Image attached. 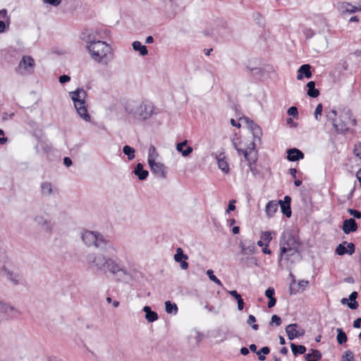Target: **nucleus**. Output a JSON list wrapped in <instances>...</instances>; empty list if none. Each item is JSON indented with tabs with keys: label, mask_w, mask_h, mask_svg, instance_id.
<instances>
[{
	"label": "nucleus",
	"mask_w": 361,
	"mask_h": 361,
	"mask_svg": "<svg viewBox=\"0 0 361 361\" xmlns=\"http://www.w3.org/2000/svg\"><path fill=\"white\" fill-rule=\"evenodd\" d=\"M86 259L91 267L104 274L110 273L112 275H116L121 273L123 276L130 275L124 267L103 254L90 253L87 255Z\"/></svg>",
	"instance_id": "obj_1"
},
{
	"label": "nucleus",
	"mask_w": 361,
	"mask_h": 361,
	"mask_svg": "<svg viewBox=\"0 0 361 361\" xmlns=\"http://www.w3.org/2000/svg\"><path fill=\"white\" fill-rule=\"evenodd\" d=\"M85 42L86 48L95 62L106 66L113 59L111 46L106 42L97 40L91 34L87 37Z\"/></svg>",
	"instance_id": "obj_2"
},
{
	"label": "nucleus",
	"mask_w": 361,
	"mask_h": 361,
	"mask_svg": "<svg viewBox=\"0 0 361 361\" xmlns=\"http://www.w3.org/2000/svg\"><path fill=\"white\" fill-rule=\"evenodd\" d=\"M82 240L85 244L89 247L94 246L109 253H114L116 252L114 244L98 232L86 231L82 235Z\"/></svg>",
	"instance_id": "obj_3"
},
{
	"label": "nucleus",
	"mask_w": 361,
	"mask_h": 361,
	"mask_svg": "<svg viewBox=\"0 0 361 361\" xmlns=\"http://www.w3.org/2000/svg\"><path fill=\"white\" fill-rule=\"evenodd\" d=\"M233 145L237 150L239 154H243L245 159L248 162L250 170L253 175H256L258 171L255 165L257 161V152L255 150V144L254 141H250L246 147L243 145V142H236L233 140Z\"/></svg>",
	"instance_id": "obj_4"
},
{
	"label": "nucleus",
	"mask_w": 361,
	"mask_h": 361,
	"mask_svg": "<svg viewBox=\"0 0 361 361\" xmlns=\"http://www.w3.org/2000/svg\"><path fill=\"white\" fill-rule=\"evenodd\" d=\"M69 96L73 102L74 106L78 114L85 121H90L91 117L87 113L85 106L87 92L83 89L78 88L76 90L70 92Z\"/></svg>",
	"instance_id": "obj_5"
},
{
	"label": "nucleus",
	"mask_w": 361,
	"mask_h": 361,
	"mask_svg": "<svg viewBox=\"0 0 361 361\" xmlns=\"http://www.w3.org/2000/svg\"><path fill=\"white\" fill-rule=\"evenodd\" d=\"M357 124L356 119L353 112L349 110H343L339 115L337 121L334 123V128L338 133H345L349 130V126H355Z\"/></svg>",
	"instance_id": "obj_6"
},
{
	"label": "nucleus",
	"mask_w": 361,
	"mask_h": 361,
	"mask_svg": "<svg viewBox=\"0 0 361 361\" xmlns=\"http://www.w3.org/2000/svg\"><path fill=\"white\" fill-rule=\"evenodd\" d=\"M300 244L298 237L293 235L289 231L283 233L280 240V251H281V256H284L286 252H293L299 250Z\"/></svg>",
	"instance_id": "obj_7"
},
{
	"label": "nucleus",
	"mask_w": 361,
	"mask_h": 361,
	"mask_svg": "<svg viewBox=\"0 0 361 361\" xmlns=\"http://www.w3.org/2000/svg\"><path fill=\"white\" fill-rule=\"evenodd\" d=\"M154 106L149 102L140 103L133 111L135 118L138 120H146L153 114Z\"/></svg>",
	"instance_id": "obj_8"
},
{
	"label": "nucleus",
	"mask_w": 361,
	"mask_h": 361,
	"mask_svg": "<svg viewBox=\"0 0 361 361\" xmlns=\"http://www.w3.org/2000/svg\"><path fill=\"white\" fill-rule=\"evenodd\" d=\"M35 61L30 56H23L19 62L17 72L20 75L30 74L35 68Z\"/></svg>",
	"instance_id": "obj_9"
},
{
	"label": "nucleus",
	"mask_w": 361,
	"mask_h": 361,
	"mask_svg": "<svg viewBox=\"0 0 361 361\" xmlns=\"http://www.w3.org/2000/svg\"><path fill=\"white\" fill-rule=\"evenodd\" d=\"M0 313L4 314L11 319H16L22 314L16 307L4 302L0 299Z\"/></svg>",
	"instance_id": "obj_10"
},
{
	"label": "nucleus",
	"mask_w": 361,
	"mask_h": 361,
	"mask_svg": "<svg viewBox=\"0 0 361 361\" xmlns=\"http://www.w3.org/2000/svg\"><path fill=\"white\" fill-rule=\"evenodd\" d=\"M0 273L6 276L14 284H18L20 281V275L8 264H4L2 267H0Z\"/></svg>",
	"instance_id": "obj_11"
},
{
	"label": "nucleus",
	"mask_w": 361,
	"mask_h": 361,
	"mask_svg": "<svg viewBox=\"0 0 361 361\" xmlns=\"http://www.w3.org/2000/svg\"><path fill=\"white\" fill-rule=\"evenodd\" d=\"M151 171L157 177L165 178L166 176V168L165 165L159 161H154L148 163Z\"/></svg>",
	"instance_id": "obj_12"
},
{
	"label": "nucleus",
	"mask_w": 361,
	"mask_h": 361,
	"mask_svg": "<svg viewBox=\"0 0 361 361\" xmlns=\"http://www.w3.org/2000/svg\"><path fill=\"white\" fill-rule=\"evenodd\" d=\"M239 247L241 249V253L244 255H253L257 251L255 242L249 239L241 240Z\"/></svg>",
	"instance_id": "obj_13"
},
{
	"label": "nucleus",
	"mask_w": 361,
	"mask_h": 361,
	"mask_svg": "<svg viewBox=\"0 0 361 361\" xmlns=\"http://www.w3.org/2000/svg\"><path fill=\"white\" fill-rule=\"evenodd\" d=\"M338 10L342 14H351L360 11L361 8L348 2H341L338 4Z\"/></svg>",
	"instance_id": "obj_14"
},
{
	"label": "nucleus",
	"mask_w": 361,
	"mask_h": 361,
	"mask_svg": "<svg viewBox=\"0 0 361 361\" xmlns=\"http://www.w3.org/2000/svg\"><path fill=\"white\" fill-rule=\"evenodd\" d=\"M308 284L309 281L307 280H300L298 283H296L295 280L293 279L289 288L290 293L291 295H295L300 291H303Z\"/></svg>",
	"instance_id": "obj_15"
},
{
	"label": "nucleus",
	"mask_w": 361,
	"mask_h": 361,
	"mask_svg": "<svg viewBox=\"0 0 361 361\" xmlns=\"http://www.w3.org/2000/svg\"><path fill=\"white\" fill-rule=\"evenodd\" d=\"M298 325L297 324H290L286 326V332L289 340H293L304 334V331L298 330Z\"/></svg>",
	"instance_id": "obj_16"
},
{
	"label": "nucleus",
	"mask_w": 361,
	"mask_h": 361,
	"mask_svg": "<svg viewBox=\"0 0 361 361\" xmlns=\"http://www.w3.org/2000/svg\"><path fill=\"white\" fill-rule=\"evenodd\" d=\"M56 192L57 189L50 182H42L40 184V192L44 197L51 196Z\"/></svg>",
	"instance_id": "obj_17"
},
{
	"label": "nucleus",
	"mask_w": 361,
	"mask_h": 361,
	"mask_svg": "<svg viewBox=\"0 0 361 361\" xmlns=\"http://www.w3.org/2000/svg\"><path fill=\"white\" fill-rule=\"evenodd\" d=\"M34 221L39 226H41L44 231L51 232L53 226L50 221L45 219L42 215H37L33 219Z\"/></svg>",
	"instance_id": "obj_18"
},
{
	"label": "nucleus",
	"mask_w": 361,
	"mask_h": 361,
	"mask_svg": "<svg viewBox=\"0 0 361 361\" xmlns=\"http://www.w3.org/2000/svg\"><path fill=\"white\" fill-rule=\"evenodd\" d=\"M342 229L345 234H348L357 231V224L354 219H348L343 221Z\"/></svg>",
	"instance_id": "obj_19"
},
{
	"label": "nucleus",
	"mask_w": 361,
	"mask_h": 361,
	"mask_svg": "<svg viewBox=\"0 0 361 361\" xmlns=\"http://www.w3.org/2000/svg\"><path fill=\"white\" fill-rule=\"evenodd\" d=\"M357 295L356 291H353L350 295L349 299L343 298L341 302L343 305L348 304V307L351 310H356L358 307V302L356 301Z\"/></svg>",
	"instance_id": "obj_20"
},
{
	"label": "nucleus",
	"mask_w": 361,
	"mask_h": 361,
	"mask_svg": "<svg viewBox=\"0 0 361 361\" xmlns=\"http://www.w3.org/2000/svg\"><path fill=\"white\" fill-rule=\"evenodd\" d=\"M188 141L185 140L183 142H178L176 145V150L181 153L182 156L188 157L193 151L192 147L187 146Z\"/></svg>",
	"instance_id": "obj_21"
},
{
	"label": "nucleus",
	"mask_w": 361,
	"mask_h": 361,
	"mask_svg": "<svg viewBox=\"0 0 361 361\" xmlns=\"http://www.w3.org/2000/svg\"><path fill=\"white\" fill-rule=\"evenodd\" d=\"M219 168L225 173L229 172V166L226 160V155L224 153H220L216 157Z\"/></svg>",
	"instance_id": "obj_22"
},
{
	"label": "nucleus",
	"mask_w": 361,
	"mask_h": 361,
	"mask_svg": "<svg viewBox=\"0 0 361 361\" xmlns=\"http://www.w3.org/2000/svg\"><path fill=\"white\" fill-rule=\"evenodd\" d=\"M287 159L290 161H295L304 158V154L296 148L289 149L287 151Z\"/></svg>",
	"instance_id": "obj_23"
},
{
	"label": "nucleus",
	"mask_w": 361,
	"mask_h": 361,
	"mask_svg": "<svg viewBox=\"0 0 361 361\" xmlns=\"http://www.w3.org/2000/svg\"><path fill=\"white\" fill-rule=\"evenodd\" d=\"M310 68L311 66L309 64H304L301 66L298 70V75H297V79L302 80L303 78V74L305 78H310L312 77Z\"/></svg>",
	"instance_id": "obj_24"
},
{
	"label": "nucleus",
	"mask_w": 361,
	"mask_h": 361,
	"mask_svg": "<svg viewBox=\"0 0 361 361\" xmlns=\"http://www.w3.org/2000/svg\"><path fill=\"white\" fill-rule=\"evenodd\" d=\"M279 202L274 200L269 201L265 207V212L269 218L272 217L278 210Z\"/></svg>",
	"instance_id": "obj_25"
},
{
	"label": "nucleus",
	"mask_w": 361,
	"mask_h": 361,
	"mask_svg": "<svg viewBox=\"0 0 361 361\" xmlns=\"http://www.w3.org/2000/svg\"><path fill=\"white\" fill-rule=\"evenodd\" d=\"M134 173L137 176V178L141 180H143L147 178V177L148 176V171L147 170H144L143 169V166L142 164L140 163H138L135 169H134Z\"/></svg>",
	"instance_id": "obj_26"
},
{
	"label": "nucleus",
	"mask_w": 361,
	"mask_h": 361,
	"mask_svg": "<svg viewBox=\"0 0 361 361\" xmlns=\"http://www.w3.org/2000/svg\"><path fill=\"white\" fill-rule=\"evenodd\" d=\"M143 311L145 312V319L149 322H153L158 319L157 313L152 311L149 306H145L143 307Z\"/></svg>",
	"instance_id": "obj_27"
},
{
	"label": "nucleus",
	"mask_w": 361,
	"mask_h": 361,
	"mask_svg": "<svg viewBox=\"0 0 361 361\" xmlns=\"http://www.w3.org/2000/svg\"><path fill=\"white\" fill-rule=\"evenodd\" d=\"M307 95L312 98H316L319 94V91L315 88V82L314 81H310L307 84Z\"/></svg>",
	"instance_id": "obj_28"
},
{
	"label": "nucleus",
	"mask_w": 361,
	"mask_h": 361,
	"mask_svg": "<svg viewBox=\"0 0 361 361\" xmlns=\"http://www.w3.org/2000/svg\"><path fill=\"white\" fill-rule=\"evenodd\" d=\"M158 157V152L157 151L155 147L151 145L148 149L147 162L149 163L154 161H157Z\"/></svg>",
	"instance_id": "obj_29"
},
{
	"label": "nucleus",
	"mask_w": 361,
	"mask_h": 361,
	"mask_svg": "<svg viewBox=\"0 0 361 361\" xmlns=\"http://www.w3.org/2000/svg\"><path fill=\"white\" fill-rule=\"evenodd\" d=\"M133 48L135 51H137L140 52V54L141 56H146L148 54V51L147 49V47L144 45H142L139 41H135L133 42Z\"/></svg>",
	"instance_id": "obj_30"
},
{
	"label": "nucleus",
	"mask_w": 361,
	"mask_h": 361,
	"mask_svg": "<svg viewBox=\"0 0 361 361\" xmlns=\"http://www.w3.org/2000/svg\"><path fill=\"white\" fill-rule=\"evenodd\" d=\"M322 357L321 353L317 350L311 349V353L305 355V360L307 361H317Z\"/></svg>",
	"instance_id": "obj_31"
},
{
	"label": "nucleus",
	"mask_w": 361,
	"mask_h": 361,
	"mask_svg": "<svg viewBox=\"0 0 361 361\" xmlns=\"http://www.w3.org/2000/svg\"><path fill=\"white\" fill-rule=\"evenodd\" d=\"M165 310L168 314H176L178 312V306L176 303H172L168 300L165 302Z\"/></svg>",
	"instance_id": "obj_32"
},
{
	"label": "nucleus",
	"mask_w": 361,
	"mask_h": 361,
	"mask_svg": "<svg viewBox=\"0 0 361 361\" xmlns=\"http://www.w3.org/2000/svg\"><path fill=\"white\" fill-rule=\"evenodd\" d=\"M290 348L294 355H297V354L302 355L306 352L305 346L302 345H297L293 343H290Z\"/></svg>",
	"instance_id": "obj_33"
},
{
	"label": "nucleus",
	"mask_w": 361,
	"mask_h": 361,
	"mask_svg": "<svg viewBox=\"0 0 361 361\" xmlns=\"http://www.w3.org/2000/svg\"><path fill=\"white\" fill-rule=\"evenodd\" d=\"M188 259V255L183 253V250L180 247H178L176 249V253L174 255V260L177 262H180L181 261L186 260Z\"/></svg>",
	"instance_id": "obj_34"
},
{
	"label": "nucleus",
	"mask_w": 361,
	"mask_h": 361,
	"mask_svg": "<svg viewBox=\"0 0 361 361\" xmlns=\"http://www.w3.org/2000/svg\"><path fill=\"white\" fill-rule=\"evenodd\" d=\"M336 331L338 333L336 336L337 342L341 345L345 343L348 340L345 333L341 329H337Z\"/></svg>",
	"instance_id": "obj_35"
},
{
	"label": "nucleus",
	"mask_w": 361,
	"mask_h": 361,
	"mask_svg": "<svg viewBox=\"0 0 361 361\" xmlns=\"http://www.w3.org/2000/svg\"><path fill=\"white\" fill-rule=\"evenodd\" d=\"M279 204H280L281 205V212L287 217H290L291 216V209L290 204H286L281 200L279 202Z\"/></svg>",
	"instance_id": "obj_36"
},
{
	"label": "nucleus",
	"mask_w": 361,
	"mask_h": 361,
	"mask_svg": "<svg viewBox=\"0 0 361 361\" xmlns=\"http://www.w3.org/2000/svg\"><path fill=\"white\" fill-rule=\"evenodd\" d=\"M123 153L127 155L129 160L135 158V149L129 145H125L123 148Z\"/></svg>",
	"instance_id": "obj_37"
},
{
	"label": "nucleus",
	"mask_w": 361,
	"mask_h": 361,
	"mask_svg": "<svg viewBox=\"0 0 361 361\" xmlns=\"http://www.w3.org/2000/svg\"><path fill=\"white\" fill-rule=\"evenodd\" d=\"M295 255H299V250H295L293 252H286V255L283 257L281 256V251L280 252V261L282 259H284L286 261H290V260H291V257H293Z\"/></svg>",
	"instance_id": "obj_38"
},
{
	"label": "nucleus",
	"mask_w": 361,
	"mask_h": 361,
	"mask_svg": "<svg viewBox=\"0 0 361 361\" xmlns=\"http://www.w3.org/2000/svg\"><path fill=\"white\" fill-rule=\"evenodd\" d=\"M270 352V349L269 347H263L259 350L257 352V355H258V359L261 361L265 360L264 355L269 354Z\"/></svg>",
	"instance_id": "obj_39"
},
{
	"label": "nucleus",
	"mask_w": 361,
	"mask_h": 361,
	"mask_svg": "<svg viewBox=\"0 0 361 361\" xmlns=\"http://www.w3.org/2000/svg\"><path fill=\"white\" fill-rule=\"evenodd\" d=\"M207 274L209 279L214 282L216 284H217L219 286H223L222 283L221 281L214 274V271L212 269H208L207 271Z\"/></svg>",
	"instance_id": "obj_40"
},
{
	"label": "nucleus",
	"mask_w": 361,
	"mask_h": 361,
	"mask_svg": "<svg viewBox=\"0 0 361 361\" xmlns=\"http://www.w3.org/2000/svg\"><path fill=\"white\" fill-rule=\"evenodd\" d=\"M337 113L336 110L331 109L326 113V118L329 121L332 123L333 126L334 127V123H336L338 120L336 118Z\"/></svg>",
	"instance_id": "obj_41"
},
{
	"label": "nucleus",
	"mask_w": 361,
	"mask_h": 361,
	"mask_svg": "<svg viewBox=\"0 0 361 361\" xmlns=\"http://www.w3.org/2000/svg\"><path fill=\"white\" fill-rule=\"evenodd\" d=\"M346 242H343V243L339 244L336 249V253L338 255H343L347 253V248L345 247V244Z\"/></svg>",
	"instance_id": "obj_42"
},
{
	"label": "nucleus",
	"mask_w": 361,
	"mask_h": 361,
	"mask_svg": "<svg viewBox=\"0 0 361 361\" xmlns=\"http://www.w3.org/2000/svg\"><path fill=\"white\" fill-rule=\"evenodd\" d=\"M260 238L262 240H263L264 242H266L265 244L269 245V243L271 242V240H272L271 233L269 231L262 232V233L260 235Z\"/></svg>",
	"instance_id": "obj_43"
},
{
	"label": "nucleus",
	"mask_w": 361,
	"mask_h": 361,
	"mask_svg": "<svg viewBox=\"0 0 361 361\" xmlns=\"http://www.w3.org/2000/svg\"><path fill=\"white\" fill-rule=\"evenodd\" d=\"M255 322H256L255 317L254 315H252V314H250L249 317H248V319L247 321V323L249 325H252V329H254L255 331H257L259 329V326H258V324H255Z\"/></svg>",
	"instance_id": "obj_44"
},
{
	"label": "nucleus",
	"mask_w": 361,
	"mask_h": 361,
	"mask_svg": "<svg viewBox=\"0 0 361 361\" xmlns=\"http://www.w3.org/2000/svg\"><path fill=\"white\" fill-rule=\"evenodd\" d=\"M0 20L11 22L10 17L8 15V11L5 8L0 10Z\"/></svg>",
	"instance_id": "obj_45"
},
{
	"label": "nucleus",
	"mask_w": 361,
	"mask_h": 361,
	"mask_svg": "<svg viewBox=\"0 0 361 361\" xmlns=\"http://www.w3.org/2000/svg\"><path fill=\"white\" fill-rule=\"evenodd\" d=\"M354 360V355L350 350H347L345 352L344 355L342 357V361H353Z\"/></svg>",
	"instance_id": "obj_46"
},
{
	"label": "nucleus",
	"mask_w": 361,
	"mask_h": 361,
	"mask_svg": "<svg viewBox=\"0 0 361 361\" xmlns=\"http://www.w3.org/2000/svg\"><path fill=\"white\" fill-rule=\"evenodd\" d=\"M274 324L277 326L281 324V319L276 314L272 315L269 325H273Z\"/></svg>",
	"instance_id": "obj_47"
},
{
	"label": "nucleus",
	"mask_w": 361,
	"mask_h": 361,
	"mask_svg": "<svg viewBox=\"0 0 361 361\" xmlns=\"http://www.w3.org/2000/svg\"><path fill=\"white\" fill-rule=\"evenodd\" d=\"M322 109H323L322 104H319L317 106L315 111H314V118H315L316 120H317V121L319 120V117L322 115Z\"/></svg>",
	"instance_id": "obj_48"
},
{
	"label": "nucleus",
	"mask_w": 361,
	"mask_h": 361,
	"mask_svg": "<svg viewBox=\"0 0 361 361\" xmlns=\"http://www.w3.org/2000/svg\"><path fill=\"white\" fill-rule=\"evenodd\" d=\"M11 24V22H4V20H0V33L4 32L8 30Z\"/></svg>",
	"instance_id": "obj_49"
},
{
	"label": "nucleus",
	"mask_w": 361,
	"mask_h": 361,
	"mask_svg": "<svg viewBox=\"0 0 361 361\" xmlns=\"http://www.w3.org/2000/svg\"><path fill=\"white\" fill-rule=\"evenodd\" d=\"M348 212L350 215L353 216L354 218L361 219V212H359L356 209H348Z\"/></svg>",
	"instance_id": "obj_50"
},
{
	"label": "nucleus",
	"mask_w": 361,
	"mask_h": 361,
	"mask_svg": "<svg viewBox=\"0 0 361 361\" xmlns=\"http://www.w3.org/2000/svg\"><path fill=\"white\" fill-rule=\"evenodd\" d=\"M354 154L356 157L361 159V143L355 145Z\"/></svg>",
	"instance_id": "obj_51"
},
{
	"label": "nucleus",
	"mask_w": 361,
	"mask_h": 361,
	"mask_svg": "<svg viewBox=\"0 0 361 361\" xmlns=\"http://www.w3.org/2000/svg\"><path fill=\"white\" fill-rule=\"evenodd\" d=\"M274 293H275V291H274V289L273 288H271L269 287V288H267L265 291V295L267 298H274Z\"/></svg>",
	"instance_id": "obj_52"
},
{
	"label": "nucleus",
	"mask_w": 361,
	"mask_h": 361,
	"mask_svg": "<svg viewBox=\"0 0 361 361\" xmlns=\"http://www.w3.org/2000/svg\"><path fill=\"white\" fill-rule=\"evenodd\" d=\"M288 114L295 117L298 116V109L295 106H291L288 110Z\"/></svg>",
	"instance_id": "obj_53"
},
{
	"label": "nucleus",
	"mask_w": 361,
	"mask_h": 361,
	"mask_svg": "<svg viewBox=\"0 0 361 361\" xmlns=\"http://www.w3.org/2000/svg\"><path fill=\"white\" fill-rule=\"evenodd\" d=\"M346 248L348 254L353 255L355 252V245L353 243H348Z\"/></svg>",
	"instance_id": "obj_54"
},
{
	"label": "nucleus",
	"mask_w": 361,
	"mask_h": 361,
	"mask_svg": "<svg viewBox=\"0 0 361 361\" xmlns=\"http://www.w3.org/2000/svg\"><path fill=\"white\" fill-rule=\"evenodd\" d=\"M44 3L51 4L54 6H57L60 4L61 0H42Z\"/></svg>",
	"instance_id": "obj_55"
},
{
	"label": "nucleus",
	"mask_w": 361,
	"mask_h": 361,
	"mask_svg": "<svg viewBox=\"0 0 361 361\" xmlns=\"http://www.w3.org/2000/svg\"><path fill=\"white\" fill-rule=\"evenodd\" d=\"M235 202V200H232L229 202L228 209L226 210V213H229L231 211H233L235 209L234 203Z\"/></svg>",
	"instance_id": "obj_56"
},
{
	"label": "nucleus",
	"mask_w": 361,
	"mask_h": 361,
	"mask_svg": "<svg viewBox=\"0 0 361 361\" xmlns=\"http://www.w3.org/2000/svg\"><path fill=\"white\" fill-rule=\"evenodd\" d=\"M71 80V78L68 75H63L59 77V82L61 83H65L69 82Z\"/></svg>",
	"instance_id": "obj_57"
},
{
	"label": "nucleus",
	"mask_w": 361,
	"mask_h": 361,
	"mask_svg": "<svg viewBox=\"0 0 361 361\" xmlns=\"http://www.w3.org/2000/svg\"><path fill=\"white\" fill-rule=\"evenodd\" d=\"M252 130L254 132L253 133H254L255 137H257L258 138H259V135L262 134L259 127L257 126H255Z\"/></svg>",
	"instance_id": "obj_58"
},
{
	"label": "nucleus",
	"mask_w": 361,
	"mask_h": 361,
	"mask_svg": "<svg viewBox=\"0 0 361 361\" xmlns=\"http://www.w3.org/2000/svg\"><path fill=\"white\" fill-rule=\"evenodd\" d=\"M228 293L233 296L236 300L241 298V295L236 290H230Z\"/></svg>",
	"instance_id": "obj_59"
},
{
	"label": "nucleus",
	"mask_w": 361,
	"mask_h": 361,
	"mask_svg": "<svg viewBox=\"0 0 361 361\" xmlns=\"http://www.w3.org/2000/svg\"><path fill=\"white\" fill-rule=\"evenodd\" d=\"M276 300L275 298H269V302H268V305H267L268 307L269 308L273 307L276 305Z\"/></svg>",
	"instance_id": "obj_60"
},
{
	"label": "nucleus",
	"mask_w": 361,
	"mask_h": 361,
	"mask_svg": "<svg viewBox=\"0 0 361 361\" xmlns=\"http://www.w3.org/2000/svg\"><path fill=\"white\" fill-rule=\"evenodd\" d=\"M237 302H238V309L239 310H242L244 307V302H243V300L242 299V298L237 300Z\"/></svg>",
	"instance_id": "obj_61"
},
{
	"label": "nucleus",
	"mask_w": 361,
	"mask_h": 361,
	"mask_svg": "<svg viewBox=\"0 0 361 361\" xmlns=\"http://www.w3.org/2000/svg\"><path fill=\"white\" fill-rule=\"evenodd\" d=\"M63 164L66 165V166L69 167L72 165V160L71 158L66 157L63 159Z\"/></svg>",
	"instance_id": "obj_62"
},
{
	"label": "nucleus",
	"mask_w": 361,
	"mask_h": 361,
	"mask_svg": "<svg viewBox=\"0 0 361 361\" xmlns=\"http://www.w3.org/2000/svg\"><path fill=\"white\" fill-rule=\"evenodd\" d=\"M360 324H361V318H358L354 321L353 327L358 329L360 327Z\"/></svg>",
	"instance_id": "obj_63"
},
{
	"label": "nucleus",
	"mask_w": 361,
	"mask_h": 361,
	"mask_svg": "<svg viewBox=\"0 0 361 361\" xmlns=\"http://www.w3.org/2000/svg\"><path fill=\"white\" fill-rule=\"evenodd\" d=\"M180 262V267L182 269H187L188 268V263L185 260H183Z\"/></svg>",
	"instance_id": "obj_64"
}]
</instances>
